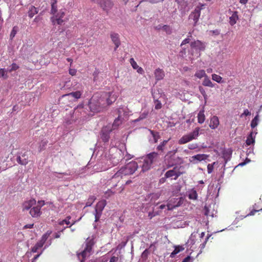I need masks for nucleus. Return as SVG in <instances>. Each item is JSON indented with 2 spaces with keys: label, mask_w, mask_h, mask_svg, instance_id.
<instances>
[{
  "label": "nucleus",
  "mask_w": 262,
  "mask_h": 262,
  "mask_svg": "<svg viewBox=\"0 0 262 262\" xmlns=\"http://www.w3.org/2000/svg\"><path fill=\"white\" fill-rule=\"evenodd\" d=\"M82 94V92L81 91H77L74 92L63 95L61 97V99H67L70 101H74L80 98Z\"/></svg>",
  "instance_id": "obj_11"
},
{
  "label": "nucleus",
  "mask_w": 262,
  "mask_h": 262,
  "mask_svg": "<svg viewBox=\"0 0 262 262\" xmlns=\"http://www.w3.org/2000/svg\"><path fill=\"white\" fill-rule=\"evenodd\" d=\"M118 260V257L115 256H113L111 258L110 262H117Z\"/></svg>",
  "instance_id": "obj_63"
},
{
  "label": "nucleus",
  "mask_w": 262,
  "mask_h": 262,
  "mask_svg": "<svg viewBox=\"0 0 262 262\" xmlns=\"http://www.w3.org/2000/svg\"><path fill=\"white\" fill-rule=\"evenodd\" d=\"M57 2V0H51L50 13L52 16L50 18V20L53 26L55 28L57 26L59 32L61 33L64 31V28L62 26L67 21V19L65 17L66 9L58 10Z\"/></svg>",
  "instance_id": "obj_2"
},
{
  "label": "nucleus",
  "mask_w": 262,
  "mask_h": 262,
  "mask_svg": "<svg viewBox=\"0 0 262 262\" xmlns=\"http://www.w3.org/2000/svg\"><path fill=\"white\" fill-rule=\"evenodd\" d=\"M106 205L105 200H103L97 203L96 205L94 215L95 217V222H97L101 216L102 211Z\"/></svg>",
  "instance_id": "obj_9"
},
{
  "label": "nucleus",
  "mask_w": 262,
  "mask_h": 262,
  "mask_svg": "<svg viewBox=\"0 0 262 262\" xmlns=\"http://www.w3.org/2000/svg\"><path fill=\"white\" fill-rule=\"evenodd\" d=\"M148 111H144V112H143L142 113H141L140 115V116L136 119H135L133 122L134 123H136V122H138L142 120H143L144 119H145L147 116H148Z\"/></svg>",
  "instance_id": "obj_36"
},
{
  "label": "nucleus",
  "mask_w": 262,
  "mask_h": 262,
  "mask_svg": "<svg viewBox=\"0 0 262 262\" xmlns=\"http://www.w3.org/2000/svg\"><path fill=\"white\" fill-rule=\"evenodd\" d=\"M38 13L37 9L34 6H31L28 12V15L30 18H32L34 15Z\"/></svg>",
  "instance_id": "obj_38"
},
{
  "label": "nucleus",
  "mask_w": 262,
  "mask_h": 262,
  "mask_svg": "<svg viewBox=\"0 0 262 262\" xmlns=\"http://www.w3.org/2000/svg\"><path fill=\"white\" fill-rule=\"evenodd\" d=\"M122 123V120L120 119V116H119L117 118H116L112 124V129H116L118 126L121 124Z\"/></svg>",
  "instance_id": "obj_41"
},
{
  "label": "nucleus",
  "mask_w": 262,
  "mask_h": 262,
  "mask_svg": "<svg viewBox=\"0 0 262 262\" xmlns=\"http://www.w3.org/2000/svg\"><path fill=\"white\" fill-rule=\"evenodd\" d=\"M184 250V248L182 246H174V250L171 253L170 257L173 258L176 254L179 253L180 252Z\"/></svg>",
  "instance_id": "obj_32"
},
{
  "label": "nucleus",
  "mask_w": 262,
  "mask_h": 262,
  "mask_svg": "<svg viewBox=\"0 0 262 262\" xmlns=\"http://www.w3.org/2000/svg\"><path fill=\"white\" fill-rule=\"evenodd\" d=\"M199 90H200V92L201 93V94L203 96L205 100H206L207 99V96L206 95L205 90L202 86L199 87Z\"/></svg>",
  "instance_id": "obj_53"
},
{
  "label": "nucleus",
  "mask_w": 262,
  "mask_h": 262,
  "mask_svg": "<svg viewBox=\"0 0 262 262\" xmlns=\"http://www.w3.org/2000/svg\"><path fill=\"white\" fill-rule=\"evenodd\" d=\"M64 229H65V227L64 228L62 229L59 232H58L57 233H55L54 234V238H59L60 236V232H63Z\"/></svg>",
  "instance_id": "obj_62"
},
{
  "label": "nucleus",
  "mask_w": 262,
  "mask_h": 262,
  "mask_svg": "<svg viewBox=\"0 0 262 262\" xmlns=\"http://www.w3.org/2000/svg\"><path fill=\"white\" fill-rule=\"evenodd\" d=\"M191 49L197 52L204 51L205 48V45L200 40H195L190 43Z\"/></svg>",
  "instance_id": "obj_13"
},
{
  "label": "nucleus",
  "mask_w": 262,
  "mask_h": 262,
  "mask_svg": "<svg viewBox=\"0 0 262 262\" xmlns=\"http://www.w3.org/2000/svg\"><path fill=\"white\" fill-rule=\"evenodd\" d=\"M124 176H125L123 174L122 169L121 168L119 170H117L116 173L112 176V179L113 180H115V181H119Z\"/></svg>",
  "instance_id": "obj_27"
},
{
  "label": "nucleus",
  "mask_w": 262,
  "mask_h": 262,
  "mask_svg": "<svg viewBox=\"0 0 262 262\" xmlns=\"http://www.w3.org/2000/svg\"><path fill=\"white\" fill-rule=\"evenodd\" d=\"M220 124L219 118L216 116H213L210 118L209 127L213 129H216Z\"/></svg>",
  "instance_id": "obj_22"
},
{
  "label": "nucleus",
  "mask_w": 262,
  "mask_h": 262,
  "mask_svg": "<svg viewBox=\"0 0 262 262\" xmlns=\"http://www.w3.org/2000/svg\"><path fill=\"white\" fill-rule=\"evenodd\" d=\"M162 107V104L161 103L160 101H159V100H156L155 101V109L156 110H159L160 108H161Z\"/></svg>",
  "instance_id": "obj_55"
},
{
  "label": "nucleus",
  "mask_w": 262,
  "mask_h": 262,
  "mask_svg": "<svg viewBox=\"0 0 262 262\" xmlns=\"http://www.w3.org/2000/svg\"><path fill=\"white\" fill-rule=\"evenodd\" d=\"M160 214V211L159 210H157V209H155V207L153 208L152 211H150L148 212V217L149 219H152L153 217L155 216Z\"/></svg>",
  "instance_id": "obj_42"
},
{
  "label": "nucleus",
  "mask_w": 262,
  "mask_h": 262,
  "mask_svg": "<svg viewBox=\"0 0 262 262\" xmlns=\"http://www.w3.org/2000/svg\"><path fill=\"white\" fill-rule=\"evenodd\" d=\"M95 200V198L93 196L90 198L88 200V201L86 203V206H90L92 204V203L94 202V201Z\"/></svg>",
  "instance_id": "obj_51"
},
{
  "label": "nucleus",
  "mask_w": 262,
  "mask_h": 262,
  "mask_svg": "<svg viewBox=\"0 0 262 262\" xmlns=\"http://www.w3.org/2000/svg\"><path fill=\"white\" fill-rule=\"evenodd\" d=\"M159 197L160 194L159 193L148 194L146 196L145 200L149 202V203L154 204Z\"/></svg>",
  "instance_id": "obj_19"
},
{
  "label": "nucleus",
  "mask_w": 262,
  "mask_h": 262,
  "mask_svg": "<svg viewBox=\"0 0 262 262\" xmlns=\"http://www.w3.org/2000/svg\"><path fill=\"white\" fill-rule=\"evenodd\" d=\"M204 112H205L204 109L203 108L200 111V112H199V113L198 114V116H197L198 121V123H199L200 124H202L205 121V116L204 114Z\"/></svg>",
  "instance_id": "obj_31"
},
{
  "label": "nucleus",
  "mask_w": 262,
  "mask_h": 262,
  "mask_svg": "<svg viewBox=\"0 0 262 262\" xmlns=\"http://www.w3.org/2000/svg\"><path fill=\"white\" fill-rule=\"evenodd\" d=\"M70 175V173H68L67 172L64 173H57V172H54L52 174V177L55 179V178H57V180H68L69 179L68 178H65V176H68Z\"/></svg>",
  "instance_id": "obj_24"
},
{
  "label": "nucleus",
  "mask_w": 262,
  "mask_h": 262,
  "mask_svg": "<svg viewBox=\"0 0 262 262\" xmlns=\"http://www.w3.org/2000/svg\"><path fill=\"white\" fill-rule=\"evenodd\" d=\"M155 76L157 80H160L163 79L165 76V73L163 70L160 68L157 69L155 71Z\"/></svg>",
  "instance_id": "obj_26"
},
{
  "label": "nucleus",
  "mask_w": 262,
  "mask_h": 262,
  "mask_svg": "<svg viewBox=\"0 0 262 262\" xmlns=\"http://www.w3.org/2000/svg\"><path fill=\"white\" fill-rule=\"evenodd\" d=\"M200 130V128L198 127H196L193 132L184 135L179 139L178 141L179 143L180 144H184L194 139H196L199 135Z\"/></svg>",
  "instance_id": "obj_5"
},
{
  "label": "nucleus",
  "mask_w": 262,
  "mask_h": 262,
  "mask_svg": "<svg viewBox=\"0 0 262 262\" xmlns=\"http://www.w3.org/2000/svg\"><path fill=\"white\" fill-rule=\"evenodd\" d=\"M198 147L196 144H190L188 145V148L190 149H194Z\"/></svg>",
  "instance_id": "obj_61"
},
{
  "label": "nucleus",
  "mask_w": 262,
  "mask_h": 262,
  "mask_svg": "<svg viewBox=\"0 0 262 262\" xmlns=\"http://www.w3.org/2000/svg\"><path fill=\"white\" fill-rule=\"evenodd\" d=\"M162 29L165 30L167 33L168 34H170L171 33V29L168 26H167V25H164L163 27H162Z\"/></svg>",
  "instance_id": "obj_56"
},
{
  "label": "nucleus",
  "mask_w": 262,
  "mask_h": 262,
  "mask_svg": "<svg viewBox=\"0 0 262 262\" xmlns=\"http://www.w3.org/2000/svg\"><path fill=\"white\" fill-rule=\"evenodd\" d=\"M250 115L251 112L248 109H246L244 110L243 113L241 115V117H243L244 116H247Z\"/></svg>",
  "instance_id": "obj_57"
},
{
  "label": "nucleus",
  "mask_w": 262,
  "mask_h": 262,
  "mask_svg": "<svg viewBox=\"0 0 262 262\" xmlns=\"http://www.w3.org/2000/svg\"><path fill=\"white\" fill-rule=\"evenodd\" d=\"M212 79L213 80L216 81L217 83H222V78L220 76L215 74L212 75Z\"/></svg>",
  "instance_id": "obj_44"
},
{
  "label": "nucleus",
  "mask_w": 262,
  "mask_h": 262,
  "mask_svg": "<svg viewBox=\"0 0 262 262\" xmlns=\"http://www.w3.org/2000/svg\"><path fill=\"white\" fill-rule=\"evenodd\" d=\"M186 195L188 196L189 199L191 200L195 201L198 199V193L194 189L188 190L186 192Z\"/></svg>",
  "instance_id": "obj_25"
},
{
  "label": "nucleus",
  "mask_w": 262,
  "mask_h": 262,
  "mask_svg": "<svg viewBox=\"0 0 262 262\" xmlns=\"http://www.w3.org/2000/svg\"><path fill=\"white\" fill-rule=\"evenodd\" d=\"M71 216H67L64 220H63L62 221H60L59 222V225L61 226H63L64 224L67 225V226L70 225V227L74 224H75L76 222V221H72V222H70V220L71 219Z\"/></svg>",
  "instance_id": "obj_28"
},
{
  "label": "nucleus",
  "mask_w": 262,
  "mask_h": 262,
  "mask_svg": "<svg viewBox=\"0 0 262 262\" xmlns=\"http://www.w3.org/2000/svg\"><path fill=\"white\" fill-rule=\"evenodd\" d=\"M208 155L206 154H198L192 156L190 158V162L194 163H196L202 161H204L208 158Z\"/></svg>",
  "instance_id": "obj_16"
},
{
  "label": "nucleus",
  "mask_w": 262,
  "mask_h": 262,
  "mask_svg": "<svg viewBox=\"0 0 262 262\" xmlns=\"http://www.w3.org/2000/svg\"><path fill=\"white\" fill-rule=\"evenodd\" d=\"M36 201L34 199L30 200L28 201L25 202L23 205L24 210L31 209L32 207L36 204Z\"/></svg>",
  "instance_id": "obj_29"
},
{
  "label": "nucleus",
  "mask_w": 262,
  "mask_h": 262,
  "mask_svg": "<svg viewBox=\"0 0 262 262\" xmlns=\"http://www.w3.org/2000/svg\"><path fill=\"white\" fill-rule=\"evenodd\" d=\"M18 68H19V67H18V66L17 64H16L15 63H13L10 66H9L7 68V70H8V72L9 73H10V72H12L13 71H16Z\"/></svg>",
  "instance_id": "obj_43"
},
{
  "label": "nucleus",
  "mask_w": 262,
  "mask_h": 262,
  "mask_svg": "<svg viewBox=\"0 0 262 262\" xmlns=\"http://www.w3.org/2000/svg\"><path fill=\"white\" fill-rule=\"evenodd\" d=\"M192 258L190 256H187L182 261V262H192Z\"/></svg>",
  "instance_id": "obj_59"
},
{
  "label": "nucleus",
  "mask_w": 262,
  "mask_h": 262,
  "mask_svg": "<svg viewBox=\"0 0 262 262\" xmlns=\"http://www.w3.org/2000/svg\"><path fill=\"white\" fill-rule=\"evenodd\" d=\"M90 115L87 107H84L82 104L79 105L75 108L72 114H70L67 116L64 119V123L67 125L72 124L75 122V119H79L80 121H83L88 118Z\"/></svg>",
  "instance_id": "obj_3"
},
{
  "label": "nucleus",
  "mask_w": 262,
  "mask_h": 262,
  "mask_svg": "<svg viewBox=\"0 0 262 262\" xmlns=\"http://www.w3.org/2000/svg\"><path fill=\"white\" fill-rule=\"evenodd\" d=\"M158 159L159 154L157 152H150L139 160L138 163V167H141L142 171H147L152 167L153 164L156 162Z\"/></svg>",
  "instance_id": "obj_4"
},
{
  "label": "nucleus",
  "mask_w": 262,
  "mask_h": 262,
  "mask_svg": "<svg viewBox=\"0 0 262 262\" xmlns=\"http://www.w3.org/2000/svg\"><path fill=\"white\" fill-rule=\"evenodd\" d=\"M150 136L149 137V141L150 143H156L160 138L159 133L157 132L149 129Z\"/></svg>",
  "instance_id": "obj_18"
},
{
  "label": "nucleus",
  "mask_w": 262,
  "mask_h": 262,
  "mask_svg": "<svg viewBox=\"0 0 262 262\" xmlns=\"http://www.w3.org/2000/svg\"><path fill=\"white\" fill-rule=\"evenodd\" d=\"M168 140H164L158 146L157 149L158 150L162 151L163 150L164 146L166 144Z\"/></svg>",
  "instance_id": "obj_50"
},
{
  "label": "nucleus",
  "mask_w": 262,
  "mask_h": 262,
  "mask_svg": "<svg viewBox=\"0 0 262 262\" xmlns=\"http://www.w3.org/2000/svg\"><path fill=\"white\" fill-rule=\"evenodd\" d=\"M181 173L178 170L176 167L173 169L168 170L165 174V177L167 178H171L172 179L176 180Z\"/></svg>",
  "instance_id": "obj_14"
},
{
  "label": "nucleus",
  "mask_w": 262,
  "mask_h": 262,
  "mask_svg": "<svg viewBox=\"0 0 262 262\" xmlns=\"http://www.w3.org/2000/svg\"><path fill=\"white\" fill-rule=\"evenodd\" d=\"M138 168V163L135 161H132L121 167L125 176L133 174Z\"/></svg>",
  "instance_id": "obj_8"
},
{
  "label": "nucleus",
  "mask_w": 262,
  "mask_h": 262,
  "mask_svg": "<svg viewBox=\"0 0 262 262\" xmlns=\"http://www.w3.org/2000/svg\"><path fill=\"white\" fill-rule=\"evenodd\" d=\"M230 16H229V24L233 26L235 24H236L237 20H238L239 17L238 15V12L236 11H230L229 12Z\"/></svg>",
  "instance_id": "obj_17"
},
{
  "label": "nucleus",
  "mask_w": 262,
  "mask_h": 262,
  "mask_svg": "<svg viewBox=\"0 0 262 262\" xmlns=\"http://www.w3.org/2000/svg\"><path fill=\"white\" fill-rule=\"evenodd\" d=\"M127 239H126L125 241H122V242H121V243H120V244L118 245V247H117V248H118V249H122V248H124V247L126 246V244H127Z\"/></svg>",
  "instance_id": "obj_54"
},
{
  "label": "nucleus",
  "mask_w": 262,
  "mask_h": 262,
  "mask_svg": "<svg viewBox=\"0 0 262 262\" xmlns=\"http://www.w3.org/2000/svg\"><path fill=\"white\" fill-rule=\"evenodd\" d=\"M177 206V205H174L173 206H171L170 204L168 203L167 205L162 204L160 205L159 207L155 208L157 210L158 209L160 212L161 210L166 209L167 208V210H172L173 208Z\"/></svg>",
  "instance_id": "obj_34"
},
{
  "label": "nucleus",
  "mask_w": 262,
  "mask_h": 262,
  "mask_svg": "<svg viewBox=\"0 0 262 262\" xmlns=\"http://www.w3.org/2000/svg\"><path fill=\"white\" fill-rule=\"evenodd\" d=\"M205 4L199 3L195 9L189 15V19L193 20V25L195 26L201 15V10L204 9Z\"/></svg>",
  "instance_id": "obj_6"
},
{
  "label": "nucleus",
  "mask_w": 262,
  "mask_h": 262,
  "mask_svg": "<svg viewBox=\"0 0 262 262\" xmlns=\"http://www.w3.org/2000/svg\"><path fill=\"white\" fill-rule=\"evenodd\" d=\"M216 164H217V162H213L212 164H208V165H207V172H208V173H211L213 171V166Z\"/></svg>",
  "instance_id": "obj_47"
},
{
  "label": "nucleus",
  "mask_w": 262,
  "mask_h": 262,
  "mask_svg": "<svg viewBox=\"0 0 262 262\" xmlns=\"http://www.w3.org/2000/svg\"><path fill=\"white\" fill-rule=\"evenodd\" d=\"M208 237H206L205 238V241L202 244H201L200 245V248H201V250L205 248V247L206 246V243L208 241Z\"/></svg>",
  "instance_id": "obj_60"
},
{
  "label": "nucleus",
  "mask_w": 262,
  "mask_h": 262,
  "mask_svg": "<svg viewBox=\"0 0 262 262\" xmlns=\"http://www.w3.org/2000/svg\"><path fill=\"white\" fill-rule=\"evenodd\" d=\"M259 115L258 112H257L256 115L254 117V118L252 120L251 123H250V126L252 128H254L256 127L257 125L258 124L259 122Z\"/></svg>",
  "instance_id": "obj_33"
},
{
  "label": "nucleus",
  "mask_w": 262,
  "mask_h": 262,
  "mask_svg": "<svg viewBox=\"0 0 262 262\" xmlns=\"http://www.w3.org/2000/svg\"><path fill=\"white\" fill-rule=\"evenodd\" d=\"M194 76L196 77L197 78L201 79L203 77H205L207 75L205 73V72L203 70H199L196 72L195 73Z\"/></svg>",
  "instance_id": "obj_40"
},
{
  "label": "nucleus",
  "mask_w": 262,
  "mask_h": 262,
  "mask_svg": "<svg viewBox=\"0 0 262 262\" xmlns=\"http://www.w3.org/2000/svg\"><path fill=\"white\" fill-rule=\"evenodd\" d=\"M257 134L256 129L250 133L246 140V144L247 145H254L255 142V137Z\"/></svg>",
  "instance_id": "obj_15"
},
{
  "label": "nucleus",
  "mask_w": 262,
  "mask_h": 262,
  "mask_svg": "<svg viewBox=\"0 0 262 262\" xmlns=\"http://www.w3.org/2000/svg\"><path fill=\"white\" fill-rule=\"evenodd\" d=\"M177 150L170 151L165 157V161L167 162L168 166L169 167L176 164L181 159L179 157L176 156L175 154Z\"/></svg>",
  "instance_id": "obj_10"
},
{
  "label": "nucleus",
  "mask_w": 262,
  "mask_h": 262,
  "mask_svg": "<svg viewBox=\"0 0 262 262\" xmlns=\"http://www.w3.org/2000/svg\"><path fill=\"white\" fill-rule=\"evenodd\" d=\"M203 85L210 88H213L214 84L211 82L209 78L206 76L203 81Z\"/></svg>",
  "instance_id": "obj_35"
},
{
  "label": "nucleus",
  "mask_w": 262,
  "mask_h": 262,
  "mask_svg": "<svg viewBox=\"0 0 262 262\" xmlns=\"http://www.w3.org/2000/svg\"><path fill=\"white\" fill-rule=\"evenodd\" d=\"M130 63L132 67L133 68V69H136L138 68V67H139L138 65L137 64V63L134 60V59L133 58H131L130 59Z\"/></svg>",
  "instance_id": "obj_52"
},
{
  "label": "nucleus",
  "mask_w": 262,
  "mask_h": 262,
  "mask_svg": "<svg viewBox=\"0 0 262 262\" xmlns=\"http://www.w3.org/2000/svg\"><path fill=\"white\" fill-rule=\"evenodd\" d=\"M30 214L33 217H38L41 214L40 209H39V207H33L30 209Z\"/></svg>",
  "instance_id": "obj_30"
},
{
  "label": "nucleus",
  "mask_w": 262,
  "mask_h": 262,
  "mask_svg": "<svg viewBox=\"0 0 262 262\" xmlns=\"http://www.w3.org/2000/svg\"><path fill=\"white\" fill-rule=\"evenodd\" d=\"M7 69L1 68L0 69V78L6 79L8 77Z\"/></svg>",
  "instance_id": "obj_37"
},
{
  "label": "nucleus",
  "mask_w": 262,
  "mask_h": 262,
  "mask_svg": "<svg viewBox=\"0 0 262 262\" xmlns=\"http://www.w3.org/2000/svg\"><path fill=\"white\" fill-rule=\"evenodd\" d=\"M118 95L114 92H100L95 94L89 102L91 112H100L101 109L115 102Z\"/></svg>",
  "instance_id": "obj_1"
},
{
  "label": "nucleus",
  "mask_w": 262,
  "mask_h": 262,
  "mask_svg": "<svg viewBox=\"0 0 262 262\" xmlns=\"http://www.w3.org/2000/svg\"><path fill=\"white\" fill-rule=\"evenodd\" d=\"M112 129L110 126H104L102 128L101 132V139L104 142H107L110 139V134Z\"/></svg>",
  "instance_id": "obj_12"
},
{
  "label": "nucleus",
  "mask_w": 262,
  "mask_h": 262,
  "mask_svg": "<svg viewBox=\"0 0 262 262\" xmlns=\"http://www.w3.org/2000/svg\"><path fill=\"white\" fill-rule=\"evenodd\" d=\"M45 244L44 242H42V241L40 239L39 242H38L35 245L38 246L39 248H41L43 245Z\"/></svg>",
  "instance_id": "obj_64"
},
{
  "label": "nucleus",
  "mask_w": 262,
  "mask_h": 262,
  "mask_svg": "<svg viewBox=\"0 0 262 262\" xmlns=\"http://www.w3.org/2000/svg\"><path fill=\"white\" fill-rule=\"evenodd\" d=\"M45 205V202L44 201H39L37 202V204L36 206L37 207H39V209H41V208Z\"/></svg>",
  "instance_id": "obj_58"
},
{
  "label": "nucleus",
  "mask_w": 262,
  "mask_h": 262,
  "mask_svg": "<svg viewBox=\"0 0 262 262\" xmlns=\"http://www.w3.org/2000/svg\"><path fill=\"white\" fill-rule=\"evenodd\" d=\"M51 234V231H48L45 234H44L42 236L41 238V240L42 241V242H44L45 243V242H46V241L47 240L48 237L50 236Z\"/></svg>",
  "instance_id": "obj_46"
},
{
  "label": "nucleus",
  "mask_w": 262,
  "mask_h": 262,
  "mask_svg": "<svg viewBox=\"0 0 262 262\" xmlns=\"http://www.w3.org/2000/svg\"><path fill=\"white\" fill-rule=\"evenodd\" d=\"M100 6L105 11H108L111 9L113 5V3L111 0H102L101 3H99Z\"/></svg>",
  "instance_id": "obj_20"
},
{
  "label": "nucleus",
  "mask_w": 262,
  "mask_h": 262,
  "mask_svg": "<svg viewBox=\"0 0 262 262\" xmlns=\"http://www.w3.org/2000/svg\"><path fill=\"white\" fill-rule=\"evenodd\" d=\"M198 233V231L196 232H193L191 233L189 239L187 241V244L190 245H192L194 244L195 243V237L196 236V234Z\"/></svg>",
  "instance_id": "obj_39"
},
{
  "label": "nucleus",
  "mask_w": 262,
  "mask_h": 262,
  "mask_svg": "<svg viewBox=\"0 0 262 262\" xmlns=\"http://www.w3.org/2000/svg\"><path fill=\"white\" fill-rule=\"evenodd\" d=\"M48 141L47 140H42L39 145V151H41L47 145Z\"/></svg>",
  "instance_id": "obj_49"
},
{
  "label": "nucleus",
  "mask_w": 262,
  "mask_h": 262,
  "mask_svg": "<svg viewBox=\"0 0 262 262\" xmlns=\"http://www.w3.org/2000/svg\"><path fill=\"white\" fill-rule=\"evenodd\" d=\"M17 162L21 165H26L28 163V157L26 156L25 153L21 155L19 153L16 158Z\"/></svg>",
  "instance_id": "obj_21"
},
{
  "label": "nucleus",
  "mask_w": 262,
  "mask_h": 262,
  "mask_svg": "<svg viewBox=\"0 0 262 262\" xmlns=\"http://www.w3.org/2000/svg\"><path fill=\"white\" fill-rule=\"evenodd\" d=\"M17 31V27H14L11 32L10 37L11 39H12L14 36H15L16 33Z\"/></svg>",
  "instance_id": "obj_48"
},
{
  "label": "nucleus",
  "mask_w": 262,
  "mask_h": 262,
  "mask_svg": "<svg viewBox=\"0 0 262 262\" xmlns=\"http://www.w3.org/2000/svg\"><path fill=\"white\" fill-rule=\"evenodd\" d=\"M111 37L112 41L115 45L114 50L115 51H116L120 45V42L119 38V35L118 34L116 33H112L111 34Z\"/></svg>",
  "instance_id": "obj_23"
},
{
  "label": "nucleus",
  "mask_w": 262,
  "mask_h": 262,
  "mask_svg": "<svg viewBox=\"0 0 262 262\" xmlns=\"http://www.w3.org/2000/svg\"><path fill=\"white\" fill-rule=\"evenodd\" d=\"M93 244L94 242L91 239L89 241H87L84 249L81 253L77 254L78 258L80 262L84 261L85 258L90 256Z\"/></svg>",
  "instance_id": "obj_7"
},
{
  "label": "nucleus",
  "mask_w": 262,
  "mask_h": 262,
  "mask_svg": "<svg viewBox=\"0 0 262 262\" xmlns=\"http://www.w3.org/2000/svg\"><path fill=\"white\" fill-rule=\"evenodd\" d=\"M204 210H205V212H204V214L206 216H211L212 217H213V215H214V211H212V212H210L209 209V207L208 206H205V208H204Z\"/></svg>",
  "instance_id": "obj_45"
}]
</instances>
